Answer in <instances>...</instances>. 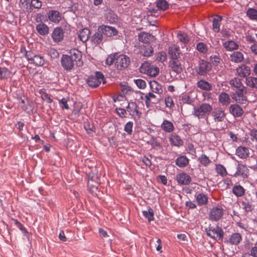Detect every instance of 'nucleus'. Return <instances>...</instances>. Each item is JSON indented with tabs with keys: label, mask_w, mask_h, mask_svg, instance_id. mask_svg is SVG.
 <instances>
[{
	"label": "nucleus",
	"mask_w": 257,
	"mask_h": 257,
	"mask_svg": "<svg viewBox=\"0 0 257 257\" xmlns=\"http://www.w3.org/2000/svg\"><path fill=\"white\" fill-rule=\"evenodd\" d=\"M98 31L101 32L102 35L107 37H113L118 35L117 30L113 27L102 25L98 28Z\"/></svg>",
	"instance_id": "8"
},
{
	"label": "nucleus",
	"mask_w": 257,
	"mask_h": 257,
	"mask_svg": "<svg viewBox=\"0 0 257 257\" xmlns=\"http://www.w3.org/2000/svg\"><path fill=\"white\" fill-rule=\"evenodd\" d=\"M150 63L148 61L144 62L140 67V71L141 73L146 74L149 70L151 67Z\"/></svg>",
	"instance_id": "56"
},
{
	"label": "nucleus",
	"mask_w": 257,
	"mask_h": 257,
	"mask_svg": "<svg viewBox=\"0 0 257 257\" xmlns=\"http://www.w3.org/2000/svg\"><path fill=\"white\" fill-rule=\"evenodd\" d=\"M230 98L228 94L221 92L218 95V101L223 106H227L230 103Z\"/></svg>",
	"instance_id": "24"
},
{
	"label": "nucleus",
	"mask_w": 257,
	"mask_h": 257,
	"mask_svg": "<svg viewBox=\"0 0 257 257\" xmlns=\"http://www.w3.org/2000/svg\"><path fill=\"white\" fill-rule=\"evenodd\" d=\"M244 59L243 54L239 51H234L230 55V60L232 62L239 63Z\"/></svg>",
	"instance_id": "27"
},
{
	"label": "nucleus",
	"mask_w": 257,
	"mask_h": 257,
	"mask_svg": "<svg viewBox=\"0 0 257 257\" xmlns=\"http://www.w3.org/2000/svg\"><path fill=\"white\" fill-rule=\"evenodd\" d=\"M75 62L71 58L69 55L63 54L61 58V64L63 68L67 71H71L74 65Z\"/></svg>",
	"instance_id": "9"
},
{
	"label": "nucleus",
	"mask_w": 257,
	"mask_h": 257,
	"mask_svg": "<svg viewBox=\"0 0 257 257\" xmlns=\"http://www.w3.org/2000/svg\"><path fill=\"white\" fill-rule=\"evenodd\" d=\"M69 56L76 63H80L82 58V53L78 49H72L69 51Z\"/></svg>",
	"instance_id": "28"
},
{
	"label": "nucleus",
	"mask_w": 257,
	"mask_h": 257,
	"mask_svg": "<svg viewBox=\"0 0 257 257\" xmlns=\"http://www.w3.org/2000/svg\"><path fill=\"white\" fill-rule=\"evenodd\" d=\"M197 87L202 90L210 91L212 89L211 83L204 79L199 80L196 83Z\"/></svg>",
	"instance_id": "25"
},
{
	"label": "nucleus",
	"mask_w": 257,
	"mask_h": 257,
	"mask_svg": "<svg viewBox=\"0 0 257 257\" xmlns=\"http://www.w3.org/2000/svg\"><path fill=\"white\" fill-rule=\"evenodd\" d=\"M242 240V236L239 233H233L228 239H225L224 242L231 245H236L240 243Z\"/></svg>",
	"instance_id": "12"
},
{
	"label": "nucleus",
	"mask_w": 257,
	"mask_h": 257,
	"mask_svg": "<svg viewBox=\"0 0 257 257\" xmlns=\"http://www.w3.org/2000/svg\"><path fill=\"white\" fill-rule=\"evenodd\" d=\"M90 30L87 28H84L79 32L78 37L83 43H85L90 38Z\"/></svg>",
	"instance_id": "38"
},
{
	"label": "nucleus",
	"mask_w": 257,
	"mask_h": 257,
	"mask_svg": "<svg viewBox=\"0 0 257 257\" xmlns=\"http://www.w3.org/2000/svg\"><path fill=\"white\" fill-rule=\"evenodd\" d=\"M167 59V55L164 52H160L157 54L156 55V60L163 63Z\"/></svg>",
	"instance_id": "58"
},
{
	"label": "nucleus",
	"mask_w": 257,
	"mask_h": 257,
	"mask_svg": "<svg viewBox=\"0 0 257 257\" xmlns=\"http://www.w3.org/2000/svg\"><path fill=\"white\" fill-rule=\"evenodd\" d=\"M176 180L180 185H188L191 181V177L186 173L182 172L176 177Z\"/></svg>",
	"instance_id": "16"
},
{
	"label": "nucleus",
	"mask_w": 257,
	"mask_h": 257,
	"mask_svg": "<svg viewBox=\"0 0 257 257\" xmlns=\"http://www.w3.org/2000/svg\"><path fill=\"white\" fill-rule=\"evenodd\" d=\"M229 110L234 117H240L244 112L242 108L237 104H231L229 106Z\"/></svg>",
	"instance_id": "15"
},
{
	"label": "nucleus",
	"mask_w": 257,
	"mask_h": 257,
	"mask_svg": "<svg viewBox=\"0 0 257 257\" xmlns=\"http://www.w3.org/2000/svg\"><path fill=\"white\" fill-rule=\"evenodd\" d=\"M196 95L191 92H188L183 94L181 96V102L183 104L189 105H193V103L195 101Z\"/></svg>",
	"instance_id": "13"
},
{
	"label": "nucleus",
	"mask_w": 257,
	"mask_h": 257,
	"mask_svg": "<svg viewBox=\"0 0 257 257\" xmlns=\"http://www.w3.org/2000/svg\"><path fill=\"white\" fill-rule=\"evenodd\" d=\"M232 192L236 197H240L244 195L245 190L241 185H236L232 187Z\"/></svg>",
	"instance_id": "39"
},
{
	"label": "nucleus",
	"mask_w": 257,
	"mask_h": 257,
	"mask_svg": "<svg viewBox=\"0 0 257 257\" xmlns=\"http://www.w3.org/2000/svg\"><path fill=\"white\" fill-rule=\"evenodd\" d=\"M45 59L41 55H36L31 62V64H34L37 66H42L45 63Z\"/></svg>",
	"instance_id": "42"
},
{
	"label": "nucleus",
	"mask_w": 257,
	"mask_h": 257,
	"mask_svg": "<svg viewBox=\"0 0 257 257\" xmlns=\"http://www.w3.org/2000/svg\"><path fill=\"white\" fill-rule=\"evenodd\" d=\"M237 75L241 77H246L250 74V68L245 64H241L236 68Z\"/></svg>",
	"instance_id": "17"
},
{
	"label": "nucleus",
	"mask_w": 257,
	"mask_h": 257,
	"mask_svg": "<svg viewBox=\"0 0 257 257\" xmlns=\"http://www.w3.org/2000/svg\"><path fill=\"white\" fill-rule=\"evenodd\" d=\"M246 16L249 20L255 21L257 20V10L253 8H248L246 12Z\"/></svg>",
	"instance_id": "47"
},
{
	"label": "nucleus",
	"mask_w": 257,
	"mask_h": 257,
	"mask_svg": "<svg viewBox=\"0 0 257 257\" xmlns=\"http://www.w3.org/2000/svg\"><path fill=\"white\" fill-rule=\"evenodd\" d=\"M212 109L210 104L203 103L198 107L194 106L192 114L199 119L205 118L212 111Z\"/></svg>",
	"instance_id": "1"
},
{
	"label": "nucleus",
	"mask_w": 257,
	"mask_h": 257,
	"mask_svg": "<svg viewBox=\"0 0 257 257\" xmlns=\"http://www.w3.org/2000/svg\"><path fill=\"white\" fill-rule=\"evenodd\" d=\"M149 85L152 91L156 93L161 94L163 92L162 86L156 81H151Z\"/></svg>",
	"instance_id": "36"
},
{
	"label": "nucleus",
	"mask_w": 257,
	"mask_h": 257,
	"mask_svg": "<svg viewBox=\"0 0 257 257\" xmlns=\"http://www.w3.org/2000/svg\"><path fill=\"white\" fill-rule=\"evenodd\" d=\"M105 19L108 23L112 24H116L118 21L117 15L111 10H109L105 14Z\"/></svg>",
	"instance_id": "31"
},
{
	"label": "nucleus",
	"mask_w": 257,
	"mask_h": 257,
	"mask_svg": "<svg viewBox=\"0 0 257 257\" xmlns=\"http://www.w3.org/2000/svg\"><path fill=\"white\" fill-rule=\"evenodd\" d=\"M162 129L166 133H170L174 130V125L173 123L167 119L163 120L161 125Z\"/></svg>",
	"instance_id": "30"
},
{
	"label": "nucleus",
	"mask_w": 257,
	"mask_h": 257,
	"mask_svg": "<svg viewBox=\"0 0 257 257\" xmlns=\"http://www.w3.org/2000/svg\"><path fill=\"white\" fill-rule=\"evenodd\" d=\"M215 170L217 173L222 177L225 176L227 174L225 168L221 164L216 165Z\"/></svg>",
	"instance_id": "53"
},
{
	"label": "nucleus",
	"mask_w": 257,
	"mask_h": 257,
	"mask_svg": "<svg viewBox=\"0 0 257 257\" xmlns=\"http://www.w3.org/2000/svg\"><path fill=\"white\" fill-rule=\"evenodd\" d=\"M159 72V69L157 67H154L153 66H152L148 71L147 72L146 74L155 77L156 75H158Z\"/></svg>",
	"instance_id": "57"
},
{
	"label": "nucleus",
	"mask_w": 257,
	"mask_h": 257,
	"mask_svg": "<svg viewBox=\"0 0 257 257\" xmlns=\"http://www.w3.org/2000/svg\"><path fill=\"white\" fill-rule=\"evenodd\" d=\"M189 160L186 156L181 155L178 157L175 160L176 165L180 168L185 167L189 164Z\"/></svg>",
	"instance_id": "35"
},
{
	"label": "nucleus",
	"mask_w": 257,
	"mask_h": 257,
	"mask_svg": "<svg viewBox=\"0 0 257 257\" xmlns=\"http://www.w3.org/2000/svg\"><path fill=\"white\" fill-rule=\"evenodd\" d=\"M64 37V32L61 27L55 28L52 33V38L54 42L58 43L61 41Z\"/></svg>",
	"instance_id": "18"
},
{
	"label": "nucleus",
	"mask_w": 257,
	"mask_h": 257,
	"mask_svg": "<svg viewBox=\"0 0 257 257\" xmlns=\"http://www.w3.org/2000/svg\"><path fill=\"white\" fill-rule=\"evenodd\" d=\"M215 122H221L224 119L226 114L223 109L220 107L215 108L211 113Z\"/></svg>",
	"instance_id": "10"
},
{
	"label": "nucleus",
	"mask_w": 257,
	"mask_h": 257,
	"mask_svg": "<svg viewBox=\"0 0 257 257\" xmlns=\"http://www.w3.org/2000/svg\"><path fill=\"white\" fill-rule=\"evenodd\" d=\"M169 66L172 71L176 74H179L182 71V64L178 59L171 60L169 62Z\"/></svg>",
	"instance_id": "20"
},
{
	"label": "nucleus",
	"mask_w": 257,
	"mask_h": 257,
	"mask_svg": "<svg viewBox=\"0 0 257 257\" xmlns=\"http://www.w3.org/2000/svg\"><path fill=\"white\" fill-rule=\"evenodd\" d=\"M36 29L37 32L42 36H45L49 33V28L48 26L42 22L36 26Z\"/></svg>",
	"instance_id": "33"
},
{
	"label": "nucleus",
	"mask_w": 257,
	"mask_h": 257,
	"mask_svg": "<svg viewBox=\"0 0 257 257\" xmlns=\"http://www.w3.org/2000/svg\"><path fill=\"white\" fill-rule=\"evenodd\" d=\"M245 169H246V168L245 166L238 164L236 167V171L234 174L233 176H241L242 177H244L246 176V174H245L244 172Z\"/></svg>",
	"instance_id": "48"
},
{
	"label": "nucleus",
	"mask_w": 257,
	"mask_h": 257,
	"mask_svg": "<svg viewBox=\"0 0 257 257\" xmlns=\"http://www.w3.org/2000/svg\"><path fill=\"white\" fill-rule=\"evenodd\" d=\"M180 48L176 45H173L169 47L168 53L171 57V60L178 59L180 56Z\"/></svg>",
	"instance_id": "21"
},
{
	"label": "nucleus",
	"mask_w": 257,
	"mask_h": 257,
	"mask_svg": "<svg viewBox=\"0 0 257 257\" xmlns=\"http://www.w3.org/2000/svg\"><path fill=\"white\" fill-rule=\"evenodd\" d=\"M153 36L146 32H142L139 35V40L144 43H148Z\"/></svg>",
	"instance_id": "45"
},
{
	"label": "nucleus",
	"mask_w": 257,
	"mask_h": 257,
	"mask_svg": "<svg viewBox=\"0 0 257 257\" xmlns=\"http://www.w3.org/2000/svg\"><path fill=\"white\" fill-rule=\"evenodd\" d=\"M156 4L158 9L163 11L168 10L169 8V4L166 0H157Z\"/></svg>",
	"instance_id": "43"
},
{
	"label": "nucleus",
	"mask_w": 257,
	"mask_h": 257,
	"mask_svg": "<svg viewBox=\"0 0 257 257\" xmlns=\"http://www.w3.org/2000/svg\"><path fill=\"white\" fill-rule=\"evenodd\" d=\"M133 122L130 121L127 122L124 127V131L127 133L128 135H131L132 133L133 132Z\"/></svg>",
	"instance_id": "60"
},
{
	"label": "nucleus",
	"mask_w": 257,
	"mask_h": 257,
	"mask_svg": "<svg viewBox=\"0 0 257 257\" xmlns=\"http://www.w3.org/2000/svg\"><path fill=\"white\" fill-rule=\"evenodd\" d=\"M196 49L201 54L206 55L208 48L206 44L203 42H199L196 45Z\"/></svg>",
	"instance_id": "49"
},
{
	"label": "nucleus",
	"mask_w": 257,
	"mask_h": 257,
	"mask_svg": "<svg viewBox=\"0 0 257 257\" xmlns=\"http://www.w3.org/2000/svg\"><path fill=\"white\" fill-rule=\"evenodd\" d=\"M31 6L35 9H40L42 7V2L40 0H31Z\"/></svg>",
	"instance_id": "63"
},
{
	"label": "nucleus",
	"mask_w": 257,
	"mask_h": 257,
	"mask_svg": "<svg viewBox=\"0 0 257 257\" xmlns=\"http://www.w3.org/2000/svg\"><path fill=\"white\" fill-rule=\"evenodd\" d=\"M102 82L105 83L103 74L99 71H96L94 75L90 76L87 80L88 85L91 87H96Z\"/></svg>",
	"instance_id": "5"
},
{
	"label": "nucleus",
	"mask_w": 257,
	"mask_h": 257,
	"mask_svg": "<svg viewBox=\"0 0 257 257\" xmlns=\"http://www.w3.org/2000/svg\"><path fill=\"white\" fill-rule=\"evenodd\" d=\"M205 230L207 235L214 240H222L223 239L224 231L218 225L215 227L210 225L205 228Z\"/></svg>",
	"instance_id": "3"
},
{
	"label": "nucleus",
	"mask_w": 257,
	"mask_h": 257,
	"mask_svg": "<svg viewBox=\"0 0 257 257\" xmlns=\"http://www.w3.org/2000/svg\"><path fill=\"white\" fill-rule=\"evenodd\" d=\"M212 68L210 62L204 59H200L195 67V71L199 76L205 77L211 71Z\"/></svg>",
	"instance_id": "2"
},
{
	"label": "nucleus",
	"mask_w": 257,
	"mask_h": 257,
	"mask_svg": "<svg viewBox=\"0 0 257 257\" xmlns=\"http://www.w3.org/2000/svg\"><path fill=\"white\" fill-rule=\"evenodd\" d=\"M11 72L6 67H0V79H6L11 77Z\"/></svg>",
	"instance_id": "50"
},
{
	"label": "nucleus",
	"mask_w": 257,
	"mask_h": 257,
	"mask_svg": "<svg viewBox=\"0 0 257 257\" xmlns=\"http://www.w3.org/2000/svg\"><path fill=\"white\" fill-rule=\"evenodd\" d=\"M35 55L36 54H35L32 51H27L25 50V57L30 63H31V62L33 61V59L34 58Z\"/></svg>",
	"instance_id": "62"
},
{
	"label": "nucleus",
	"mask_w": 257,
	"mask_h": 257,
	"mask_svg": "<svg viewBox=\"0 0 257 257\" xmlns=\"http://www.w3.org/2000/svg\"><path fill=\"white\" fill-rule=\"evenodd\" d=\"M142 213L144 216L146 218L149 222L154 220V212L152 208L149 207L148 210H144Z\"/></svg>",
	"instance_id": "51"
},
{
	"label": "nucleus",
	"mask_w": 257,
	"mask_h": 257,
	"mask_svg": "<svg viewBox=\"0 0 257 257\" xmlns=\"http://www.w3.org/2000/svg\"><path fill=\"white\" fill-rule=\"evenodd\" d=\"M220 31L222 37L228 38L231 36L230 30L224 27H223Z\"/></svg>",
	"instance_id": "61"
},
{
	"label": "nucleus",
	"mask_w": 257,
	"mask_h": 257,
	"mask_svg": "<svg viewBox=\"0 0 257 257\" xmlns=\"http://www.w3.org/2000/svg\"><path fill=\"white\" fill-rule=\"evenodd\" d=\"M47 14L48 20L55 24H58L62 18V14L57 10H49Z\"/></svg>",
	"instance_id": "11"
},
{
	"label": "nucleus",
	"mask_w": 257,
	"mask_h": 257,
	"mask_svg": "<svg viewBox=\"0 0 257 257\" xmlns=\"http://www.w3.org/2000/svg\"><path fill=\"white\" fill-rule=\"evenodd\" d=\"M246 85L251 88L257 89V78L249 76L246 78Z\"/></svg>",
	"instance_id": "46"
},
{
	"label": "nucleus",
	"mask_w": 257,
	"mask_h": 257,
	"mask_svg": "<svg viewBox=\"0 0 257 257\" xmlns=\"http://www.w3.org/2000/svg\"><path fill=\"white\" fill-rule=\"evenodd\" d=\"M224 214V210L220 205L213 206L208 212V219L213 222H217L221 220Z\"/></svg>",
	"instance_id": "4"
},
{
	"label": "nucleus",
	"mask_w": 257,
	"mask_h": 257,
	"mask_svg": "<svg viewBox=\"0 0 257 257\" xmlns=\"http://www.w3.org/2000/svg\"><path fill=\"white\" fill-rule=\"evenodd\" d=\"M177 38L179 41L184 44H187L189 42L190 39L188 35L181 31L178 32L177 34Z\"/></svg>",
	"instance_id": "52"
},
{
	"label": "nucleus",
	"mask_w": 257,
	"mask_h": 257,
	"mask_svg": "<svg viewBox=\"0 0 257 257\" xmlns=\"http://www.w3.org/2000/svg\"><path fill=\"white\" fill-rule=\"evenodd\" d=\"M235 154L240 159H246L249 155V149L243 146L238 147L236 149Z\"/></svg>",
	"instance_id": "19"
},
{
	"label": "nucleus",
	"mask_w": 257,
	"mask_h": 257,
	"mask_svg": "<svg viewBox=\"0 0 257 257\" xmlns=\"http://www.w3.org/2000/svg\"><path fill=\"white\" fill-rule=\"evenodd\" d=\"M139 52L141 55L149 57L153 55L154 49L150 45H143L140 47Z\"/></svg>",
	"instance_id": "14"
},
{
	"label": "nucleus",
	"mask_w": 257,
	"mask_h": 257,
	"mask_svg": "<svg viewBox=\"0 0 257 257\" xmlns=\"http://www.w3.org/2000/svg\"><path fill=\"white\" fill-rule=\"evenodd\" d=\"M169 140L170 143L173 146L180 147L183 145V141L180 136L175 134H172Z\"/></svg>",
	"instance_id": "37"
},
{
	"label": "nucleus",
	"mask_w": 257,
	"mask_h": 257,
	"mask_svg": "<svg viewBox=\"0 0 257 257\" xmlns=\"http://www.w3.org/2000/svg\"><path fill=\"white\" fill-rule=\"evenodd\" d=\"M240 203L241 207L245 213L251 212L254 208L252 202L247 199L243 200Z\"/></svg>",
	"instance_id": "29"
},
{
	"label": "nucleus",
	"mask_w": 257,
	"mask_h": 257,
	"mask_svg": "<svg viewBox=\"0 0 257 257\" xmlns=\"http://www.w3.org/2000/svg\"><path fill=\"white\" fill-rule=\"evenodd\" d=\"M198 161L204 167L208 166L211 162L209 158L205 154L201 155L198 158Z\"/></svg>",
	"instance_id": "44"
},
{
	"label": "nucleus",
	"mask_w": 257,
	"mask_h": 257,
	"mask_svg": "<svg viewBox=\"0 0 257 257\" xmlns=\"http://www.w3.org/2000/svg\"><path fill=\"white\" fill-rule=\"evenodd\" d=\"M59 101V104L62 105L61 107L62 109L67 110L69 108V105L67 104L68 99L67 98L63 97Z\"/></svg>",
	"instance_id": "64"
},
{
	"label": "nucleus",
	"mask_w": 257,
	"mask_h": 257,
	"mask_svg": "<svg viewBox=\"0 0 257 257\" xmlns=\"http://www.w3.org/2000/svg\"><path fill=\"white\" fill-rule=\"evenodd\" d=\"M117 53L111 54L109 55L105 60V64L108 66H111L116 61Z\"/></svg>",
	"instance_id": "54"
},
{
	"label": "nucleus",
	"mask_w": 257,
	"mask_h": 257,
	"mask_svg": "<svg viewBox=\"0 0 257 257\" xmlns=\"http://www.w3.org/2000/svg\"><path fill=\"white\" fill-rule=\"evenodd\" d=\"M195 197L199 206H203L207 204L208 198L206 195L202 193H199L196 194Z\"/></svg>",
	"instance_id": "32"
},
{
	"label": "nucleus",
	"mask_w": 257,
	"mask_h": 257,
	"mask_svg": "<svg viewBox=\"0 0 257 257\" xmlns=\"http://www.w3.org/2000/svg\"><path fill=\"white\" fill-rule=\"evenodd\" d=\"M127 111L129 112L130 115L133 116H140V113L138 110V105L135 102L128 103L126 106Z\"/></svg>",
	"instance_id": "22"
},
{
	"label": "nucleus",
	"mask_w": 257,
	"mask_h": 257,
	"mask_svg": "<svg viewBox=\"0 0 257 257\" xmlns=\"http://www.w3.org/2000/svg\"><path fill=\"white\" fill-rule=\"evenodd\" d=\"M90 41L91 43L95 45H98L100 44L103 39V36L101 32H99L97 30L91 37Z\"/></svg>",
	"instance_id": "34"
},
{
	"label": "nucleus",
	"mask_w": 257,
	"mask_h": 257,
	"mask_svg": "<svg viewBox=\"0 0 257 257\" xmlns=\"http://www.w3.org/2000/svg\"><path fill=\"white\" fill-rule=\"evenodd\" d=\"M210 62L212 66L217 67L221 64L222 59L218 54L212 55L209 57Z\"/></svg>",
	"instance_id": "41"
},
{
	"label": "nucleus",
	"mask_w": 257,
	"mask_h": 257,
	"mask_svg": "<svg viewBox=\"0 0 257 257\" xmlns=\"http://www.w3.org/2000/svg\"><path fill=\"white\" fill-rule=\"evenodd\" d=\"M223 47L227 51H232L238 49V45L233 40H227L222 43Z\"/></svg>",
	"instance_id": "26"
},
{
	"label": "nucleus",
	"mask_w": 257,
	"mask_h": 257,
	"mask_svg": "<svg viewBox=\"0 0 257 257\" xmlns=\"http://www.w3.org/2000/svg\"><path fill=\"white\" fill-rule=\"evenodd\" d=\"M29 4V0H20L19 7L23 11L29 12L31 9Z\"/></svg>",
	"instance_id": "55"
},
{
	"label": "nucleus",
	"mask_w": 257,
	"mask_h": 257,
	"mask_svg": "<svg viewBox=\"0 0 257 257\" xmlns=\"http://www.w3.org/2000/svg\"><path fill=\"white\" fill-rule=\"evenodd\" d=\"M234 91L231 94L232 98L236 102L243 104L247 100L245 94L246 93V90L245 86L238 89H233Z\"/></svg>",
	"instance_id": "6"
},
{
	"label": "nucleus",
	"mask_w": 257,
	"mask_h": 257,
	"mask_svg": "<svg viewBox=\"0 0 257 257\" xmlns=\"http://www.w3.org/2000/svg\"><path fill=\"white\" fill-rule=\"evenodd\" d=\"M222 17L216 15L212 20V30L215 33H217L220 31L221 22L222 20Z\"/></svg>",
	"instance_id": "23"
},
{
	"label": "nucleus",
	"mask_w": 257,
	"mask_h": 257,
	"mask_svg": "<svg viewBox=\"0 0 257 257\" xmlns=\"http://www.w3.org/2000/svg\"><path fill=\"white\" fill-rule=\"evenodd\" d=\"M130 59L128 56L125 55H118L117 54L115 66L117 69L120 70H123L128 66L130 64Z\"/></svg>",
	"instance_id": "7"
},
{
	"label": "nucleus",
	"mask_w": 257,
	"mask_h": 257,
	"mask_svg": "<svg viewBox=\"0 0 257 257\" xmlns=\"http://www.w3.org/2000/svg\"><path fill=\"white\" fill-rule=\"evenodd\" d=\"M229 84L233 89H238L244 86L241 80L238 78H234L231 79L229 81Z\"/></svg>",
	"instance_id": "40"
},
{
	"label": "nucleus",
	"mask_w": 257,
	"mask_h": 257,
	"mask_svg": "<svg viewBox=\"0 0 257 257\" xmlns=\"http://www.w3.org/2000/svg\"><path fill=\"white\" fill-rule=\"evenodd\" d=\"M135 83L140 89H144L146 86V82L142 79H137L134 80Z\"/></svg>",
	"instance_id": "59"
}]
</instances>
